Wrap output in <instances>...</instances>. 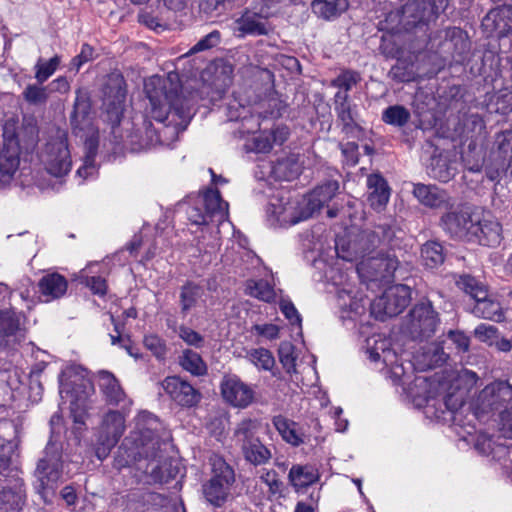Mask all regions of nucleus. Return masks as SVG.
<instances>
[{
	"label": "nucleus",
	"instance_id": "24",
	"mask_svg": "<svg viewBox=\"0 0 512 512\" xmlns=\"http://www.w3.org/2000/svg\"><path fill=\"white\" fill-rule=\"evenodd\" d=\"M266 20L267 18H263L260 15V10L257 8L254 10H245L243 14L235 20L234 30L238 32V37H244L246 35H267L271 31V26Z\"/></svg>",
	"mask_w": 512,
	"mask_h": 512
},
{
	"label": "nucleus",
	"instance_id": "45",
	"mask_svg": "<svg viewBox=\"0 0 512 512\" xmlns=\"http://www.w3.org/2000/svg\"><path fill=\"white\" fill-rule=\"evenodd\" d=\"M246 294L265 302H271L275 298L273 287L265 280H248L246 282Z\"/></svg>",
	"mask_w": 512,
	"mask_h": 512
},
{
	"label": "nucleus",
	"instance_id": "34",
	"mask_svg": "<svg viewBox=\"0 0 512 512\" xmlns=\"http://www.w3.org/2000/svg\"><path fill=\"white\" fill-rule=\"evenodd\" d=\"M67 280L58 273H51L43 276L39 281V289L45 301L62 297L67 290Z\"/></svg>",
	"mask_w": 512,
	"mask_h": 512
},
{
	"label": "nucleus",
	"instance_id": "13",
	"mask_svg": "<svg viewBox=\"0 0 512 512\" xmlns=\"http://www.w3.org/2000/svg\"><path fill=\"white\" fill-rule=\"evenodd\" d=\"M439 324L436 311L430 303L415 305L403 324V330L413 339L431 337Z\"/></svg>",
	"mask_w": 512,
	"mask_h": 512
},
{
	"label": "nucleus",
	"instance_id": "49",
	"mask_svg": "<svg viewBox=\"0 0 512 512\" xmlns=\"http://www.w3.org/2000/svg\"><path fill=\"white\" fill-rule=\"evenodd\" d=\"M22 96L26 102L31 105L45 104L50 96L47 86L42 84H29L22 92Z\"/></svg>",
	"mask_w": 512,
	"mask_h": 512
},
{
	"label": "nucleus",
	"instance_id": "56",
	"mask_svg": "<svg viewBox=\"0 0 512 512\" xmlns=\"http://www.w3.org/2000/svg\"><path fill=\"white\" fill-rule=\"evenodd\" d=\"M294 3V0H264L258 9L263 18L269 19L282 13L286 7Z\"/></svg>",
	"mask_w": 512,
	"mask_h": 512
},
{
	"label": "nucleus",
	"instance_id": "50",
	"mask_svg": "<svg viewBox=\"0 0 512 512\" xmlns=\"http://www.w3.org/2000/svg\"><path fill=\"white\" fill-rule=\"evenodd\" d=\"M60 64V57L54 56L49 61H43L39 59L35 64V79L39 84H43L47 81L57 70Z\"/></svg>",
	"mask_w": 512,
	"mask_h": 512
},
{
	"label": "nucleus",
	"instance_id": "1",
	"mask_svg": "<svg viewBox=\"0 0 512 512\" xmlns=\"http://www.w3.org/2000/svg\"><path fill=\"white\" fill-rule=\"evenodd\" d=\"M368 345L370 341L368 340ZM369 359L373 362L382 361L389 368L390 378L395 385L404 388L407 395L417 407H424L425 416L436 423L445 424V414L448 410V388L446 384L425 377H415L407 372L403 363L398 362V356L390 348L387 339L374 340L373 346L367 349Z\"/></svg>",
	"mask_w": 512,
	"mask_h": 512
},
{
	"label": "nucleus",
	"instance_id": "15",
	"mask_svg": "<svg viewBox=\"0 0 512 512\" xmlns=\"http://www.w3.org/2000/svg\"><path fill=\"white\" fill-rule=\"evenodd\" d=\"M125 422V416L119 411L110 410L103 416L97 437L98 458L106 457L115 447L126 429Z\"/></svg>",
	"mask_w": 512,
	"mask_h": 512
},
{
	"label": "nucleus",
	"instance_id": "38",
	"mask_svg": "<svg viewBox=\"0 0 512 512\" xmlns=\"http://www.w3.org/2000/svg\"><path fill=\"white\" fill-rule=\"evenodd\" d=\"M414 196L425 206L438 208L445 203L446 194L436 185L416 184Z\"/></svg>",
	"mask_w": 512,
	"mask_h": 512
},
{
	"label": "nucleus",
	"instance_id": "61",
	"mask_svg": "<svg viewBox=\"0 0 512 512\" xmlns=\"http://www.w3.org/2000/svg\"><path fill=\"white\" fill-rule=\"evenodd\" d=\"M497 332L495 326L482 323L475 328L474 335L480 341L492 345L497 339Z\"/></svg>",
	"mask_w": 512,
	"mask_h": 512
},
{
	"label": "nucleus",
	"instance_id": "2",
	"mask_svg": "<svg viewBox=\"0 0 512 512\" xmlns=\"http://www.w3.org/2000/svg\"><path fill=\"white\" fill-rule=\"evenodd\" d=\"M160 428L159 419L148 411H141L135 417V427L120 445L115 465L123 468L138 463L155 482L164 481L161 468V442L156 435Z\"/></svg>",
	"mask_w": 512,
	"mask_h": 512
},
{
	"label": "nucleus",
	"instance_id": "17",
	"mask_svg": "<svg viewBox=\"0 0 512 512\" xmlns=\"http://www.w3.org/2000/svg\"><path fill=\"white\" fill-rule=\"evenodd\" d=\"M41 159L49 174L55 177L68 174L72 161L66 138L57 137L48 142Z\"/></svg>",
	"mask_w": 512,
	"mask_h": 512
},
{
	"label": "nucleus",
	"instance_id": "59",
	"mask_svg": "<svg viewBox=\"0 0 512 512\" xmlns=\"http://www.w3.org/2000/svg\"><path fill=\"white\" fill-rule=\"evenodd\" d=\"M178 336L189 346L201 348L204 345V337L192 328L181 325L178 328Z\"/></svg>",
	"mask_w": 512,
	"mask_h": 512
},
{
	"label": "nucleus",
	"instance_id": "30",
	"mask_svg": "<svg viewBox=\"0 0 512 512\" xmlns=\"http://www.w3.org/2000/svg\"><path fill=\"white\" fill-rule=\"evenodd\" d=\"M20 163L19 148L15 139L4 143L0 150V174L3 181H9L18 170Z\"/></svg>",
	"mask_w": 512,
	"mask_h": 512
},
{
	"label": "nucleus",
	"instance_id": "40",
	"mask_svg": "<svg viewBox=\"0 0 512 512\" xmlns=\"http://www.w3.org/2000/svg\"><path fill=\"white\" fill-rule=\"evenodd\" d=\"M486 105L491 113L506 115L512 112V90L503 88L488 95Z\"/></svg>",
	"mask_w": 512,
	"mask_h": 512
},
{
	"label": "nucleus",
	"instance_id": "41",
	"mask_svg": "<svg viewBox=\"0 0 512 512\" xmlns=\"http://www.w3.org/2000/svg\"><path fill=\"white\" fill-rule=\"evenodd\" d=\"M318 478L317 470L309 465H294L289 471V480L296 488H304L312 485Z\"/></svg>",
	"mask_w": 512,
	"mask_h": 512
},
{
	"label": "nucleus",
	"instance_id": "52",
	"mask_svg": "<svg viewBox=\"0 0 512 512\" xmlns=\"http://www.w3.org/2000/svg\"><path fill=\"white\" fill-rule=\"evenodd\" d=\"M337 301L339 307L344 310L353 312L357 315H360L364 312V303L363 299H355L351 296V291L347 289H341L337 292Z\"/></svg>",
	"mask_w": 512,
	"mask_h": 512
},
{
	"label": "nucleus",
	"instance_id": "9",
	"mask_svg": "<svg viewBox=\"0 0 512 512\" xmlns=\"http://www.w3.org/2000/svg\"><path fill=\"white\" fill-rule=\"evenodd\" d=\"M456 285L469 294L474 300L473 313L477 317L495 322L504 320V311L501 304L488 297L486 287L470 275H462L456 280Z\"/></svg>",
	"mask_w": 512,
	"mask_h": 512
},
{
	"label": "nucleus",
	"instance_id": "33",
	"mask_svg": "<svg viewBox=\"0 0 512 512\" xmlns=\"http://www.w3.org/2000/svg\"><path fill=\"white\" fill-rule=\"evenodd\" d=\"M477 227L480 229L477 231V236H475L473 241L485 246H496L500 244L502 239V227L499 222L492 219L482 220L478 214Z\"/></svg>",
	"mask_w": 512,
	"mask_h": 512
},
{
	"label": "nucleus",
	"instance_id": "46",
	"mask_svg": "<svg viewBox=\"0 0 512 512\" xmlns=\"http://www.w3.org/2000/svg\"><path fill=\"white\" fill-rule=\"evenodd\" d=\"M348 99V94L338 91L335 94V111L345 127H352L355 125V117Z\"/></svg>",
	"mask_w": 512,
	"mask_h": 512
},
{
	"label": "nucleus",
	"instance_id": "8",
	"mask_svg": "<svg viewBox=\"0 0 512 512\" xmlns=\"http://www.w3.org/2000/svg\"><path fill=\"white\" fill-rule=\"evenodd\" d=\"M59 392L62 398H70L71 404L84 407L94 393V386L87 377V371L79 365L65 367L59 376Z\"/></svg>",
	"mask_w": 512,
	"mask_h": 512
},
{
	"label": "nucleus",
	"instance_id": "11",
	"mask_svg": "<svg viewBox=\"0 0 512 512\" xmlns=\"http://www.w3.org/2000/svg\"><path fill=\"white\" fill-rule=\"evenodd\" d=\"M410 300L411 289L409 286L393 285L370 304L371 314L376 319L384 321L387 317L400 314L408 306Z\"/></svg>",
	"mask_w": 512,
	"mask_h": 512
},
{
	"label": "nucleus",
	"instance_id": "6",
	"mask_svg": "<svg viewBox=\"0 0 512 512\" xmlns=\"http://www.w3.org/2000/svg\"><path fill=\"white\" fill-rule=\"evenodd\" d=\"M35 488L44 501L49 494H53L62 476L61 447L50 441L44 452V457L37 464L35 471Z\"/></svg>",
	"mask_w": 512,
	"mask_h": 512
},
{
	"label": "nucleus",
	"instance_id": "27",
	"mask_svg": "<svg viewBox=\"0 0 512 512\" xmlns=\"http://www.w3.org/2000/svg\"><path fill=\"white\" fill-rule=\"evenodd\" d=\"M445 341L427 344L414 355L416 365L422 369H432L441 366L446 361L444 352Z\"/></svg>",
	"mask_w": 512,
	"mask_h": 512
},
{
	"label": "nucleus",
	"instance_id": "39",
	"mask_svg": "<svg viewBox=\"0 0 512 512\" xmlns=\"http://www.w3.org/2000/svg\"><path fill=\"white\" fill-rule=\"evenodd\" d=\"M450 42L453 43V61L462 64L469 56L471 43L468 34L459 27L450 29Z\"/></svg>",
	"mask_w": 512,
	"mask_h": 512
},
{
	"label": "nucleus",
	"instance_id": "28",
	"mask_svg": "<svg viewBox=\"0 0 512 512\" xmlns=\"http://www.w3.org/2000/svg\"><path fill=\"white\" fill-rule=\"evenodd\" d=\"M428 0H411L402 7L401 23L406 29L416 27L424 22L432 13Z\"/></svg>",
	"mask_w": 512,
	"mask_h": 512
},
{
	"label": "nucleus",
	"instance_id": "25",
	"mask_svg": "<svg viewBox=\"0 0 512 512\" xmlns=\"http://www.w3.org/2000/svg\"><path fill=\"white\" fill-rule=\"evenodd\" d=\"M478 214L470 212L468 208L450 215V236H455L467 241H473L477 236Z\"/></svg>",
	"mask_w": 512,
	"mask_h": 512
},
{
	"label": "nucleus",
	"instance_id": "19",
	"mask_svg": "<svg viewBox=\"0 0 512 512\" xmlns=\"http://www.w3.org/2000/svg\"><path fill=\"white\" fill-rule=\"evenodd\" d=\"M126 99L125 80L120 74H111L103 88V108L112 122H119Z\"/></svg>",
	"mask_w": 512,
	"mask_h": 512
},
{
	"label": "nucleus",
	"instance_id": "64",
	"mask_svg": "<svg viewBox=\"0 0 512 512\" xmlns=\"http://www.w3.org/2000/svg\"><path fill=\"white\" fill-rule=\"evenodd\" d=\"M260 479L262 480V482H264L269 487V491L272 494L279 492L280 487H281V482L278 479V475L275 470H265L261 474Z\"/></svg>",
	"mask_w": 512,
	"mask_h": 512
},
{
	"label": "nucleus",
	"instance_id": "12",
	"mask_svg": "<svg viewBox=\"0 0 512 512\" xmlns=\"http://www.w3.org/2000/svg\"><path fill=\"white\" fill-rule=\"evenodd\" d=\"M213 476L204 486V495L213 505L219 506L226 499L234 482V471L222 457L210 458Z\"/></svg>",
	"mask_w": 512,
	"mask_h": 512
},
{
	"label": "nucleus",
	"instance_id": "31",
	"mask_svg": "<svg viewBox=\"0 0 512 512\" xmlns=\"http://www.w3.org/2000/svg\"><path fill=\"white\" fill-rule=\"evenodd\" d=\"M160 142V136L150 121H144L141 128L129 135V144L135 152L149 149Z\"/></svg>",
	"mask_w": 512,
	"mask_h": 512
},
{
	"label": "nucleus",
	"instance_id": "37",
	"mask_svg": "<svg viewBox=\"0 0 512 512\" xmlns=\"http://www.w3.org/2000/svg\"><path fill=\"white\" fill-rule=\"evenodd\" d=\"M286 128H276L271 131H264L253 137V148L255 152L266 153L269 152L274 143L282 144L287 139Z\"/></svg>",
	"mask_w": 512,
	"mask_h": 512
},
{
	"label": "nucleus",
	"instance_id": "47",
	"mask_svg": "<svg viewBox=\"0 0 512 512\" xmlns=\"http://www.w3.org/2000/svg\"><path fill=\"white\" fill-rule=\"evenodd\" d=\"M411 114L402 105H392L382 112V121L395 127H403L410 120Z\"/></svg>",
	"mask_w": 512,
	"mask_h": 512
},
{
	"label": "nucleus",
	"instance_id": "7",
	"mask_svg": "<svg viewBox=\"0 0 512 512\" xmlns=\"http://www.w3.org/2000/svg\"><path fill=\"white\" fill-rule=\"evenodd\" d=\"M361 258L357 264L356 270L365 281H385L388 282L394 275L399 266V260L395 254L383 253L382 251L374 253V248L361 253L351 261Z\"/></svg>",
	"mask_w": 512,
	"mask_h": 512
},
{
	"label": "nucleus",
	"instance_id": "5",
	"mask_svg": "<svg viewBox=\"0 0 512 512\" xmlns=\"http://www.w3.org/2000/svg\"><path fill=\"white\" fill-rule=\"evenodd\" d=\"M261 423L256 419H243L233 433L234 441L241 449L244 459L255 465H263L269 462L272 453L259 438Z\"/></svg>",
	"mask_w": 512,
	"mask_h": 512
},
{
	"label": "nucleus",
	"instance_id": "14",
	"mask_svg": "<svg viewBox=\"0 0 512 512\" xmlns=\"http://www.w3.org/2000/svg\"><path fill=\"white\" fill-rule=\"evenodd\" d=\"M512 401V384L498 380L485 386L471 403L477 417L502 408Z\"/></svg>",
	"mask_w": 512,
	"mask_h": 512
},
{
	"label": "nucleus",
	"instance_id": "63",
	"mask_svg": "<svg viewBox=\"0 0 512 512\" xmlns=\"http://www.w3.org/2000/svg\"><path fill=\"white\" fill-rule=\"evenodd\" d=\"M279 308L291 325H301V316L290 300L281 299Z\"/></svg>",
	"mask_w": 512,
	"mask_h": 512
},
{
	"label": "nucleus",
	"instance_id": "36",
	"mask_svg": "<svg viewBox=\"0 0 512 512\" xmlns=\"http://www.w3.org/2000/svg\"><path fill=\"white\" fill-rule=\"evenodd\" d=\"M272 423L285 442L293 446H299L303 443V435L298 430L296 422L282 415H277L273 417Z\"/></svg>",
	"mask_w": 512,
	"mask_h": 512
},
{
	"label": "nucleus",
	"instance_id": "54",
	"mask_svg": "<svg viewBox=\"0 0 512 512\" xmlns=\"http://www.w3.org/2000/svg\"><path fill=\"white\" fill-rule=\"evenodd\" d=\"M96 149V144L91 140L88 143V151L84 158L83 165L79 167L76 172L78 177L87 179L97 173V167L95 165Z\"/></svg>",
	"mask_w": 512,
	"mask_h": 512
},
{
	"label": "nucleus",
	"instance_id": "29",
	"mask_svg": "<svg viewBox=\"0 0 512 512\" xmlns=\"http://www.w3.org/2000/svg\"><path fill=\"white\" fill-rule=\"evenodd\" d=\"M338 189V182L330 180L316 187L308 196L303 197V203L310 211V216L326 205L336 195Z\"/></svg>",
	"mask_w": 512,
	"mask_h": 512
},
{
	"label": "nucleus",
	"instance_id": "18",
	"mask_svg": "<svg viewBox=\"0 0 512 512\" xmlns=\"http://www.w3.org/2000/svg\"><path fill=\"white\" fill-rule=\"evenodd\" d=\"M221 396L234 408L245 409L255 399L253 388L235 374L224 375L220 383Z\"/></svg>",
	"mask_w": 512,
	"mask_h": 512
},
{
	"label": "nucleus",
	"instance_id": "16",
	"mask_svg": "<svg viewBox=\"0 0 512 512\" xmlns=\"http://www.w3.org/2000/svg\"><path fill=\"white\" fill-rule=\"evenodd\" d=\"M267 214L280 226H292L310 218L303 199L277 198L270 202Z\"/></svg>",
	"mask_w": 512,
	"mask_h": 512
},
{
	"label": "nucleus",
	"instance_id": "51",
	"mask_svg": "<svg viewBox=\"0 0 512 512\" xmlns=\"http://www.w3.org/2000/svg\"><path fill=\"white\" fill-rule=\"evenodd\" d=\"M247 357L259 369L270 371L275 364L272 353L265 348L252 349L247 353Z\"/></svg>",
	"mask_w": 512,
	"mask_h": 512
},
{
	"label": "nucleus",
	"instance_id": "60",
	"mask_svg": "<svg viewBox=\"0 0 512 512\" xmlns=\"http://www.w3.org/2000/svg\"><path fill=\"white\" fill-rule=\"evenodd\" d=\"M14 445L0 437V476H5L10 469Z\"/></svg>",
	"mask_w": 512,
	"mask_h": 512
},
{
	"label": "nucleus",
	"instance_id": "42",
	"mask_svg": "<svg viewBox=\"0 0 512 512\" xmlns=\"http://www.w3.org/2000/svg\"><path fill=\"white\" fill-rule=\"evenodd\" d=\"M249 113L248 109L240 105H230L228 108V117L230 121H242L240 129L242 134L254 132L259 126L258 117Z\"/></svg>",
	"mask_w": 512,
	"mask_h": 512
},
{
	"label": "nucleus",
	"instance_id": "32",
	"mask_svg": "<svg viewBox=\"0 0 512 512\" xmlns=\"http://www.w3.org/2000/svg\"><path fill=\"white\" fill-rule=\"evenodd\" d=\"M97 377L99 388L109 404L118 405L125 399V393L112 373L99 371Z\"/></svg>",
	"mask_w": 512,
	"mask_h": 512
},
{
	"label": "nucleus",
	"instance_id": "43",
	"mask_svg": "<svg viewBox=\"0 0 512 512\" xmlns=\"http://www.w3.org/2000/svg\"><path fill=\"white\" fill-rule=\"evenodd\" d=\"M179 365L194 376H203L207 373V365L197 352L185 349L179 356Z\"/></svg>",
	"mask_w": 512,
	"mask_h": 512
},
{
	"label": "nucleus",
	"instance_id": "26",
	"mask_svg": "<svg viewBox=\"0 0 512 512\" xmlns=\"http://www.w3.org/2000/svg\"><path fill=\"white\" fill-rule=\"evenodd\" d=\"M368 202L375 211H382L390 198V188L387 181L380 174H371L367 177Z\"/></svg>",
	"mask_w": 512,
	"mask_h": 512
},
{
	"label": "nucleus",
	"instance_id": "22",
	"mask_svg": "<svg viewBox=\"0 0 512 512\" xmlns=\"http://www.w3.org/2000/svg\"><path fill=\"white\" fill-rule=\"evenodd\" d=\"M482 28L489 37H503L512 31V5L491 9L482 20Z\"/></svg>",
	"mask_w": 512,
	"mask_h": 512
},
{
	"label": "nucleus",
	"instance_id": "53",
	"mask_svg": "<svg viewBox=\"0 0 512 512\" xmlns=\"http://www.w3.org/2000/svg\"><path fill=\"white\" fill-rule=\"evenodd\" d=\"M294 349L293 344L288 341L282 342L278 349L279 360L289 374L296 372L297 356L294 353Z\"/></svg>",
	"mask_w": 512,
	"mask_h": 512
},
{
	"label": "nucleus",
	"instance_id": "55",
	"mask_svg": "<svg viewBox=\"0 0 512 512\" xmlns=\"http://www.w3.org/2000/svg\"><path fill=\"white\" fill-rule=\"evenodd\" d=\"M360 80L361 77L358 72L344 70L331 81V85L338 88L342 93L348 94V91H350Z\"/></svg>",
	"mask_w": 512,
	"mask_h": 512
},
{
	"label": "nucleus",
	"instance_id": "23",
	"mask_svg": "<svg viewBox=\"0 0 512 512\" xmlns=\"http://www.w3.org/2000/svg\"><path fill=\"white\" fill-rule=\"evenodd\" d=\"M162 387L181 406L192 407L201 399L199 391L178 376L165 378Z\"/></svg>",
	"mask_w": 512,
	"mask_h": 512
},
{
	"label": "nucleus",
	"instance_id": "48",
	"mask_svg": "<svg viewBox=\"0 0 512 512\" xmlns=\"http://www.w3.org/2000/svg\"><path fill=\"white\" fill-rule=\"evenodd\" d=\"M421 256L428 268H434L444 261L442 246L437 242H428L421 249Z\"/></svg>",
	"mask_w": 512,
	"mask_h": 512
},
{
	"label": "nucleus",
	"instance_id": "3",
	"mask_svg": "<svg viewBox=\"0 0 512 512\" xmlns=\"http://www.w3.org/2000/svg\"><path fill=\"white\" fill-rule=\"evenodd\" d=\"M147 97L151 104V117L158 122L163 123L172 117L170 122L175 121V117L180 123H187L193 115V108L189 99L178 94L175 91H166V86L161 78L153 77L145 84Z\"/></svg>",
	"mask_w": 512,
	"mask_h": 512
},
{
	"label": "nucleus",
	"instance_id": "58",
	"mask_svg": "<svg viewBox=\"0 0 512 512\" xmlns=\"http://www.w3.org/2000/svg\"><path fill=\"white\" fill-rule=\"evenodd\" d=\"M221 41V34L218 30H213L209 34L202 37L194 46H192L188 54H195L201 51L209 50L217 46Z\"/></svg>",
	"mask_w": 512,
	"mask_h": 512
},
{
	"label": "nucleus",
	"instance_id": "10",
	"mask_svg": "<svg viewBox=\"0 0 512 512\" xmlns=\"http://www.w3.org/2000/svg\"><path fill=\"white\" fill-rule=\"evenodd\" d=\"M188 219L195 225H207L210 222L222 223L228 218V203L217 189H207L198 202L187 211Z\"/></svg>",
	"mask_w": 512,
	"mask_h": 512
},
{
	"label": "nucleus",
	"instance_id": "20",
	"mask_svg": "<svg viewBox=\"0 0 512 512\" xmlns=\"http://www.w3.org/2000/svg\"><path fill=\"white\" fill-rule=\"evenodd\" d=\"M477 381V374L471 370L465 368L450 370V411L466 403Z\"/></svg>",
	"mask_w": 512,
	"mask_h": 512
},
{
	"label": "nucleus",
	"instance_id": "62",
	"mask_svg": "<svg viewBox=\"0 0 512 512\" xmlns=\"http://www.w3.org/2000/svg\"><path fill=\"white\" fill-rule=\"evenodd\" d=\"M144 345L157 358H163L166 354V346L164 341L157 335H147L144 338Z\"/></svg>",
	"mask_w": 512,
	"mask_h": 512
},
{
	"label": "nucleus",
	"instance_id": "35",
	"mask_svg": "<svg viewBox=\"0 0 512 512\" xmlns=\"http://www.w3.org/2000/svg\"><path fill=\"white\" fill-rule=\"evenodd\" d=\"M348 6V0H314L311 4L313 12L325 20L339 17Z\"/></svg>",
	"mask_w": 512,
	"mask_h": 512
},
{
	"label": "nucleus",
	"instance_id": "44",
	"mask_svg": "<svg viewBox=\"0 0 512 512\" xmlns=\"http://www.w3.org/2000/svg\"><path fill=\"white\" fill-rule=\"evenodd\" d=\"M204 289L192 282H188L181 287L180 291V306L181 312L187 314L192 308H194L198 301L203 297Z\"/></svg>",
	"mask_w": 512,
	"mask_h": 512
},
{
	"label": "nucleus",
	"instance_id": "4",
	"mask_svg": "<svg viewBox=\"0 0 512 512\" xmlns=\"http://www.w3.org/2000/svg\"><path fill=\"white\" fill-rule=\"evenodd\" d=\"M400 234L403 232L395 226L379 224L371 232L362 231L357 235L338 236L335 240V250L339 258L352 260L357 255L383 244L394 249L399 246Z\"/></svg>",
	"mask_w": 512,
	"mask_h": 512
},
{
	"label": "nucleus",
	"instance_id": "21",
	"mask_svg": "<svg viewBox=\"0 0 512 512\" xmlns=\"http://www.w3.org/2000/svg\"><path fill=\"white\" fill-rule=\"evenodd\" d=\"M447 140L435 134L426 143L425 153L429 155L428 173L431 177L446 183L448 181V156L446 155Z\"/></svg>",
	"mask_w": 512,
	"mask_h": 512
},
{
	"label": "nucleus",
	"instance_id": "57",
	"mask_svg": "<svg viewBox=\"0 0 512 512\" xmlns=\"http://www.w3.org/2000/svg\"><path fill=\"white\" fill-rule=\"evenodd\" d=\"M80 281L89 287L96 295L103 296L107 292L106 280L100 276H89L87 274V268L80 272Z\"/></svg>",
	"mask_w": 512,
	"mask_h": 512
}]
</instances>
